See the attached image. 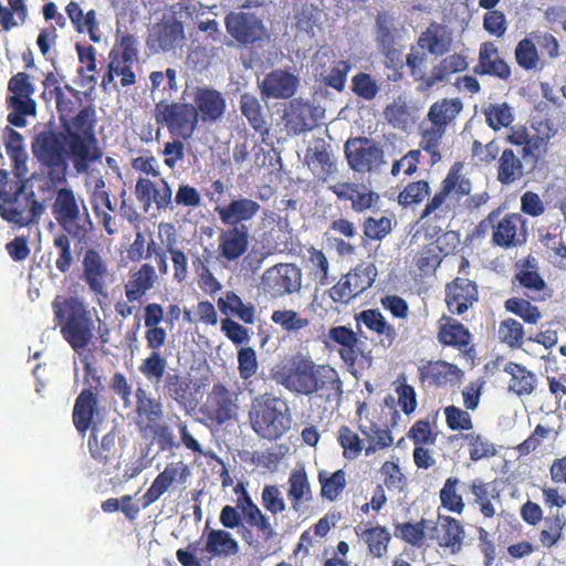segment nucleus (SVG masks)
Masks as SVG:
<instances>
[{
	"label": "nucleus",
	"instance_id": "de8ad7c7",
	"mask_svg": "<svg viewBox=\"0 0 566 566\" xmlns=\"http://www.w3.org/2000/svg\"><path fill=\"white\" fill-rule=\"evenodd\" d=\"M136 399L138 413L145 416L148 422H155L164 416L161 402L140 387L136 390Z\"/></svg>",
	"mask_w": 566,
	"mask_h": 566
},
{
	"label": "nucleus",
	"instance_id": "79ce46f5",
	"mask_svg": "<svg viewBox=\"0 0 566 566\" xmlns=\"http://www.w3.org/2000/svg\"><path fill=\"white\" fill-rule=\"evenodd\" d=\"M212 395L216 399V419L222 423L235 416L237 405L234 403L230 391L221 384H217L212 388Z\"/></svg>",
	"mask_w": 566,
	"mask_h": 566
},
{
	"label": "nucleus",
	"instance_id": "2eb2a0df",
	"mask_svg": "<svg viewBox=\"0 0 566 566\" xmlns=\"http://www.w3.org/2000/svg\"><path fill=\"white\" fill-rule=\"evenodd\" d=\"M476 300V285L468 279L458 277L447 285L446 302L449 311L453 314L465 313Z\"/></svg>",
	"mask_w": 566,
	"mask_h": 566
},
{
	"label": "nucleus",
	"instance_id": "c756f323",
	"mask_svg": "<svg viewBox=\"0 0 566 566\" xmlns=\"http://www.w3.org/2000/svg\"><path fill=\"white\" fill-rule=\"evenodd\" d=\"M305 163L314 172L322 176H328L336 170L333 156L327 151L323 142L307 147Z\"/></svg>",
	"mask_w": 566,
	"mask_h": 566
},
{
	"label": "nucleus",
	"instance_id": "5701e85b",
	"mask_svg": "<svg viewBox=\"0 0 566 566\" xmlns=\"http://www.w3.org/2000/svg\"><path fill=\"white\" fill-rule=\"evenodd\" d=\"M107 273V265L99 253L93 249L87 250L83 259V277L95 294L105 295L104 279Z\"/></svg>",
	"mask_w": 566,
	"mask_h": 566
},
{
	"label": "nucleus",
	"instance_id": "6e6d98bb",
	"mask_svg": "<svg viewBox=\"0 0 566 566\" xmlns=\"http://www.w3.org/2000/svg\"><path fill=\"white\" fill-rule=\"evenodd\" d=\"M517 64L524 70H533L538 63V53L535 43L530 39H523L515 49Z\"/></svg>",
	"mask_w": 566,
	"mask_h": 566
},
{
	"label": "nucleus",
	"instance_id": "20e7f679",
	"mask_svg": "<svg viewBox=\"0 0 566 566\" xmlns=\"http://www.w3.org/2000/svg\"><path fill=\"white\" fill-rule=\"evenodd\" d=\"M8 92L7 104L10 109L8 122L17 127L27 126V117L35 116L38 108V104L32 97L35 87L30 75L24 72L13 75L8 83Z\"/></svg>",
	"mask_w": 566,
	"mask_h": 566
},
{
	"label": "nucleus",
	"instance_id": "0e129e2a",
	"mask_svg": "<svg viewBox=\"0 0 566 566\" xmlns=\"http://www.w3.org/2000/svg\"><path fill=\"white\" fill-rule=\"evenodd\" d=\"M261 496L263 506L273 515L284 512L287 507L282 492L276 485H265Z\"/></svg>",
	"mask_w": 566,
	"mask_h": 566
},
{
	"label": "nucleus",
	"instance_id": "6ab92c4d",
	"mask_svg": "<svg viewBox=\"0 0 566 566\" xmlns=\"http://www.w3.org/2000/svg\"><path fill=\"white\" fill-rule=\"evenodd\" d=\"M474 73L479 75H492L501 80L511 76L507 63L500 56L497 48L492 42L483 43L479 52V63L474 66Z\"/></svg>",
	"mask_w": 566,
	"mask_h": 566
},
{
	"label": "nucleus",
	"instance_id": "4c0bfd02",
	"mask_svg": "<svg viewBox=\"0 0 566 566\" xmlns=\"http://www.w3.org/2000/svg\"><path fill=\"white\" fill-rule=\"evenodd\" d=\"M240 111L255 130H261L265 127L266 122L263 106L255 95L251 93L242 94L240 97Z\"/></svg>",
	"mask_w": 566,
	"mask_h": 566
},
{
	"label": "nucleus",
	"instance_id": "cd10ccee",
	"mask_svg": "<svg viewBox=\"0 0 566 566\" xmlns=\"http://www.w3.org/2000/svg\"><path fill=\"white\" fill-rule=\"evenodd\" d=\"M157 280L155 268L149 264H143L135 272L125 285L126 297L129 302L138 301L148 290H150Z\"/></svg>",
	"mask_w": 566,
	"mask_h": 566
},
{
	"label": "nucleus",
	"instance_id": "f3484780",
	"mask_svg": "<svg viewBox=\"0 0 566 566\" xmlns=\"http://www.w3.org/2000/svg\"><path fill=\"white\" fill-rule=\"evenodd\" d=\"M534 167L518 154V149L515 153L513 149L506 148L499 158L497 180L502 185H511L531 172Z\"/></svg>",
	"mask_w": 566,
	"mask_h": 566
},
{
	"label": "nucleus",
	"instance_id": "b1692460",
	"mask_svg": "<svg viewBox=\"0 0 566 566\" xmlns=\"http://www.w3.org/2000/svg\"><path fill=\"white\" fill-rule=\"evenodd\" d=\"M346 157L350 168L358 172L378 169L385 163L384 151L377 144H369L354 150L346 147Z\"/></svg>",
	"mask_w": 566,
	"mask_h": 566
},
{
	"label": "nucleus",
	"instance_id": "72a5a7b5",
	"mask_svg": "<svg viewBox=\"0 0 566 566\" xmlns=\"http://www.w3.org/2000/svg\"><path fill=\"white\" fill-rule=\"evenodd\" d=\"M438 338L444 345L462 348L469 345L471 334L460 322L449 317L440 326Z\"/></svg>",
	"mask_w": 566,
	"mask_h": 566
},
{
	"label": "nucleus",
	"instance_id": "423d86ee",
	"mask_svg": "<svg viewBox=\"0 0 566 566\" xmlns=\"http://www.w3.org/2000/svg\"><path fill=\"white\" fill-rule=\"evenodd\" d=\"M261 285L274 298L296 293L302 287V270L294 263H277L264 271Z\"/></svg>",
	"mask_w": 566,
	"mask_h": 566
},
{
	"label": "nucleus",
	"instance_id": "f03ea898",
	"mask_svg": "<svg viewBox=\"0 0 566 566\" xmlns=\"http://www.w3.org/2000/svg\"><path fill=\"white\" fill-rule=\"evenodd\" d=\"M249 416L253 430L262 439L268 440L281 438L290 430L292 423L286 401L268 394L253 399Z\"/></svg>",
	"mask_w": 566,
	"mask_h": 566
},
{
	"label": "nucleus",
	"instance_id": "bf43d9fd",
	"mask_svg": "<svg viewBox=\"0 0 566 566\" xmlns=\"http://www.w3.org/2000/svg\"><path fill=\"white\" fill-rule=\"evenodd\" d=\"M430 193L429 184L424 180L409 184L403 191L399 193L398 201L402 206L419 203Z\"/></svg>",
	"mask_w": 566,
	"mask_h": 566
},
{
	"label": "nucleus",
	"instance_id": "393cba45",
	"mask_svg": "<svg viewBox=\"0 0 566 566\" xmlns=\"http://www.w3.org/2000/svg\"><path fill=\"white\" fill-rule=\"evenodd\" d=\"M497 216V212H491L489 217L481 222L480 227L489 223L494 228L493 242L495 244L500 247L514 245L517 224L521 222V217L515 213L506 214L501 221L497 222L496 226H494Z\"/></svg>",
	"mask_w": 566,
	"mask_h": 566
},
{
	"label": "nucleus",
	"instance_id": "7c9ffc66",
	"mask_svg": "<svg viewBox=\"0 0 566 566\" xmlns=\"http://www.w3.org/2000/svg\"><path fill=\"white\" fill-rule=\"evenodd\" d=\"M461 111L462 103L459 99L444 98L430 106L427 117L432 125L447 129L448 124L453 120Z\"/></svg>",
	"mask_w": 566,
	"mask_h": 566
},
{
	"label": "nucleus",
	"instance_id": "603ef678",
	"mask_svg": "<svg viewBox=\"0 0 566 566\" xmlns=\"http://www.w3.org/2000/svg\"><path fill=\"white\" fill-rule=\"evenodd\" d=\"M167 360L158 352H153L140 365V373L155 385L165 376Z\"/></svg>",
	"mask_w": 566,
	"mask_h": 566
},
{
	"label": "nucleus",
	"instance_id": "ddd939ff",
	"mask_svg": "<svg viewBox=\"0 0 566 566\" xmlns=\"http://www.w3.org/2000/svg\"><path fill=\"white\" fill-rule=\"evenodd\" d=\"M195 108L202 122L217 123L226 112V98L222 93L211 87H199L193 97Z\"/></svg>",
	"mask_w": 566,
	"mask_h": 566
},
{
	"label": "nucleus",
	"instance_id": "c85d7f7f",
	"mask_svg": "<svg viewBox=\"0 0 566 566\" xmlns=\"http://www.w3.org/2000/svg\"><path fill=\"white\" fill-rule=\"evenodd\" d=\"M97 406L95 395L88 390H83L75 400L73 409V422L80 432H85L91 423Z\"/></svg>",
	"mask_w": 566,
	"mask_h": 566
},
{
	"label": "nucleus",
	"instance_id": "5fc2aeb1",
	"mask_svg": "<svg viewBox=\"0 0 566 566\" xmlns=\"http://www.w3.org/2000/svg\"><path fill=\"white\" fill-rule=\"evenodd\" d=\"M488 125L494 130L509 127L514 117L511 107L506 103L489 105L484 109Z\"/></svg>",
	"mask_w": 566,
	"mask_h": 566
},
{
	"label": "nucleus",
	"instance_id": "1a4fd4ad",
	"mask_svg": "<svg viewBox=\"0 0 566 566\" xmlns=\"http://www.w3.org/2000/svg\"><path fill=\"white\" fill-rule=\"evenodd\" d=\"M300 77L292 72L276 69L266 73L263 80H258L262 99H289L300 86Z\"/></svg>",
	"mask_w": 566,
	"mask_h": 566
},
{
	"label": "nucleus",
	"instance_id": "a19ab883",
	"mask_svg": "<svg viewBox=\"0 0 566 566\" xmlns=\"http://www.w3.org/2000/svg\"><path fill=\"white\" fill-rule=\"evenodd\" d=\"M419 370L422 378H430L438 385L452 380L460 373L458 366L442 360L430 361Z\"/></svg>",
	"mask_w": 566,
	"mask_h": 566
},
{
	"label": "nucleus",
	"instance_id": "f8f14e48",
	"mask_svg": "<svg viewBox=\"0 0 566 566\" xmlns=\"http://www.w3.org/2000/svg\"><path fill=\"white\" fill-rule=\"evenodd\" d=\"M185 40L184 25L176 17L155 24L148 35L147 45L153 52H168Z\"/></svg>",
	"mask_w": 566,
	"mask_h": 566
},
{
	"label": "nucleus",
	"instance_id": "bb28decb",
	"mask_svg": "<svg viewBox=\"0 0 566 566\" xmlns=\"http://www.w3.org/2000/svg\"><path fill=\"white\" fill-rule=\"evenodd\" d=\"M311 360L302 359L295 364V368L287 376L285 387L294 392L310 396V388H312L313 377L316 368Z\"/></svg>",
	"mask_w": 566,
	"mask_h": 566
},
{
	"label": "nucleus",
	"instance_id": "c03bdc74",
	"mask_svg": "<svg viewBox=\"0 0 566 566\" xmlns=\"http://www.w3.org/2000/svg\"><path fill=\"white\" fill-rule=\"evenodd\" d=\"M318 481L322 486L321 495L329 501H334L346 485V474L343 470H337L331 475L326 471H321Z\"/></svg>",
	"mask_w": 566,
	"mask_h": 566
},
{
	"label": "nucleus",
	"instance_id": "c9c22d12",
	"mask_svg": "<svg viewBox=\"0 0 566 566\" xmlns=\"http://www.w3.org/2000/svg\"><path fill=\"white\" fill-rule=\"evenodd\" d=\"M504 371L512 376L510 389L518 396L528 395L533 391L535 375L520 364L509 363L504 367Z\"/></svg>",
	"mask_w": 566,
	"mask_h": 566
},
{
	"label": "nucleus",
	"instance_id": "774afa93",
	"mask_svg": "<svg viewBox=\"0 0 566 566\" xmlns=\"http://www.w3.org/2000/svg\"><path fill=\"white\" fill-rule=\"evenodd\" d=\"M187 390L188 384L178 374L168 373L165 376L164 391L169 398L182 402L186 400Z\"/></svg>",
	"mask_w": 566,
	"mask_h": 566
},
{
	"label": "nucleus",
	"instance_id": "680f3d73",
	"mask_svg": "<svg viewBox=\"0 0 566 566\" xmlns=\"http://www.w3.org/2000/svg\"><path fill=\"white\" fill-rule=\"evenodd\" d=\"M10 10L2 7V28L9 30L22 24L27 18V9L23 0H8Z\"/></svg>",
	"mask_w": 566,
	"mask_h": 566
},
{
	"label": "nucleus",
	"instance_id": "39448f33",
	"mask_svg": "<svg viewBox=\"0 0 566 566\" xmlns=\"http://www.w3.org/2000/svg\"><path fill=\"white\" fill-rule=\"evenodd\" d=\"M377 276L373 263H359L329 289V297L335 303L348 304L353 298L369 289Z\"/></svg>",
	"mask_w": 566,
	"mask_h": 566
},
{
	"label": "nucleus",
	"instance_id": "2f4dec72",
	"mask_svg": "<svg viewBox=\"0 0 566 566\" xmlns=\"http://www.w3.org/2000/svg\"><path fill=\"white\" fill-rule=\"evenodd\" d=\"M205 549L213 556H232L239 552L238 542L223 530H212L208 533Z\"/></svg>",
	"mask_w": 566,
	"mask_h": 566
},
{
	"label": "nucleus",
	"instance_id": "aec40b11",
	"mask_svg": "<svg viewBox=\"0 0 566 566\" xmlns=\"http://www.w3.org/2000/svg\"><path fill=\"white\" fill-rule=\"evenodd\" d=\"M452 41V31L448 27L432 22L420 34L417 43L430 54L442 56L451 50Z\"/></svg>",
	"mask_w": 566,
	"mask_h": 566
},
{
	"label": "nucleus",
	"instance_id": "13d9d810",
	"mask_svg": "<svg viewBox=\"0 0 566 566\" xmlns=\"http://www.w3.org/2000/svg\"><path fill=\"white\" fill-rule=\"evenodd\" d=\"M458 483V478H449L440 490V500L442 505L448 510L461 513L463 511L464 503L462 501V496L455 491V485Z\"/></svg>",
	"mask_w": 566,
	"mask_h": 566
},
{
	"label": "nucleus",
	"instance_id": "4468645a",
	"mask_svg": "<svg viewBox=\"0 0 566 566\" xmlns=\"http://www.w3.org/2000/svg\"><path fill=\"white\" fill-rule=\"evenodd\" d=\"M464 531L460 522L451 516H438L431 524V533L428 538L437 539L440 546L448 547L452 553L461 551Z\"/></svg>",
	"mask_w": 566,
	"mask_h": 566
},
{
	"label": "nucleus",
	"instance_id": "052dcab7",
	"mask_svg": "<svg viewBox=\"0 0 566 566\" xmlns=\"http://www.w3.org/2000/svg\"><path fill=\"white\" fill-rule=\"evenodd\" d=\"M350 70V65L346 61H338L329 70L325 71L322 76L324 83L342 92L345 87L347 73Z\"/></svg>",
	"mask_w": 566,
	"mask_h": 566
},
{
	"label": "nucleus",
	"instance_id": "4d7b16f0",
	"mask_svg": "<svg viewBox=\"0 0 566 566\" xmlns=\"http://www.w3.org/2000/svg\"><path fill=\"white\" fill-rule=\"evenodd\" d=\"M566 524L564 515H556L554 517H547L544 522V528L541 532V542L546 547L554 546L562 537L563 528Z\"/></svg>",
	"mask_w": 566,
	"mask_h": 566
},
{
	"label": "nucleus",
	"instance_id": "a18cd8bd",
	"mask_svg": "<svg viewBox=\"0 0 566 566\" xmlns=\"http://www.w3.org/2000/svg\"><path fill=\"white\" fill-rule=\"evenodd\" d=\"M359 428L370 443L365 450L366 455L375 453L377 449L389 447L394 442V438L387 429H380L374 423Z\"/></svg>",
	"mask_w": 566,
	"mask_h": 566
},
{
	"label": "nucleus",
	"instance_id": "f704fd0d",
	"mask_svg": "<svg viewBox=\"0 0 566 566\" xmlns=\"http://www.w3.org/2000/svg\"><path fill=\"white\" fill-rule=\"evenodd\" d=\"M431 524L432 521L426 518H421L418 523H398L395 527V536L420 547L426 536L431 533Z\"/></svg>",
	"mask_w": 566,
	"mask_h": 566
},
{
	"label": "nucleus",
	"instance_id": "7ed1b4c3",
	"mask_svg": "<svg viewBox=\"0 0 566 566\" xmlns=\"http://www.w3.org/2000/svg\"><path fill=\"white\" fill-rule=\"evenodd\" d=\"M31 149L40 165L48 169V177L53 184L66 181L70 147L62 133L52 129L36 133Z\"/></svg>",
	"mask_w": 566,
	"mask_h": 566
},
{
	"label": "nucleus",
	"instance_id": "58836bf2",
	"mask_svg": "<svg viewBox=\"0 0 566 566\" xmlns=\"http://www.w3.org/2000/svg\"><path fill=\"white\" fill-rule=\"evenodd\" d=\"M271 319L274 324L279 325L283 332L293 335H297L302 329L310 325V321L307 318L302 317L293 310L273 311Z\"/></svg>",
	"mask_w": 566,
	"mask_h": 566
},
{
	"label": "nucleus",
	"instance_id": "412c9836",
	"mask_svg": "<svg viewBox=\"0 0 566 566\" xmlns=\"http://www.w3.org/2000/svg\"><path fill=\"white\" fill-rule=\"evenodd\" d=\"M357 326L365 325L378 336V343L387 348L390 347L397 336L395 327L386 321L378 310H364L355 316Z\"/></svg>",
	"mask_w": 566,
	"mask_h": 566
},
{
	"label": "nucleus",
	"instance_id": "e433bc0d",
	"mask_svg": "<svg viewBox=\"0 0 566 566\" xmlns=\"http://www.w3.org/2000/svg\"><path fill=\"white\" fill-rule=\"evenodd\" d=\"M376 28L377 48L385 55L386 60L394 64L398 60L400 53L395 48V40L388 21L380 15L377 17Z\"/></svg>",
	"mask_w": 566,
	"mask_h": 566
},
{
	"label": "nucleus",
	"instance_id": "49530a36",
	"mask_svg": "<svg viewBox=\"0 0 566 566\" xmlns=\"http://www.w3.org/2000/svg\"><path fill=\"white\" fill-rule=\"evenodd\" d=\"M363 536L373 556L381 557L387 553L391 536L386 527H370L363 533Z\"/></svg>",
	"mask_w": 566,
	"mask_h": 566
},
{
	"label": "nucleus",
	"instance_id": "9b49d317",
	"mask_svg": "<svg viewBox=\"0 0 566 566\" xmlns=\"http://www.w3.org/2000/svg\"><path fill=\"white\" fill-rule=\"evenodd\" d=\"M260 209L261 206L258 201L247 197H237L227 206H217L214 211L224 226L243 227V229L250 230Z\"/></svg>",
	"mask_w": 566,
	"mask_h": 566
},
{
	"label": "nucleus",
	"instance_id": "9d476101",
	"mask_svg": "<svg viewBox=\"0 0 566 566\" xmlns=\"http://www.w3.org/2000/svg\"><path fill=\"white\" fill-rule=\"evenodd\" d=\"M227 32L243 45L252 44L262 39L264 25L254 14L248 12H230L224 18Z\"/></svg>",
	"mask_w": 566,
	"mask_h": 566
},
{
	"label": "nucleus",
	"instance_id": "09e8293b",
	"mask_svg": "<svg viewBox=\"0 0 566 566\" xmlns=\"http://www.w3.org/2000/svg\"><path fill=\"white\" fill-rule=\"evenodd\" d=\"M470 447V459L479 461L484 458H491L496 454L495 446L486 438L478 433H467L461 436Z\"/></svg>",
	"mask_w": 566,
	"mask_h": 566
},
{
	"label": "nucleus",
	"instance_id": "864d4df0",
	"mask_svg": "<svg viewBox=\"0 0 566 566\" xmlns=\"http://www.w3.org/2000/svg\"><path fill=\"white\" fill-rule=\"evenodd\" d=\"M497 335L501 342L510 347H521L524 328L518 321L506 318L500 323Z\"/></svg>",
	"mask_w": 566,
	"mask_h": 566
},
{
	"label": "nucleus",
	"instance_id": "f257e3e1",
	"mask_svg": "<svg viewBox=\"0 0 566 566\" xmlns=\"http://www.w3.org/2000/svg\"><path fill=\"white\" fill-rule=\"evenodd\" d=\"M52 310L59 325L62 326L63 337L77 354H81L93 338L94 323L90 312L77 297L60 296L52 302Z\"/></svg>",
	"mask_w": 566,
	"mask_h": 566
},
{
	"label": "nucleus",
	"instance_id": "473e14b6",
	"mask_svg": "<svg viewBox=\"0 0 566 566\" xmlns=\"http://www.w3.org/2000/svg\"><path fill=\"white\" fill-rule=\"evenodd\" d=\"M218 307L223 314L238 316L245 324H253L254 322V306L244 304L232 291H228L224 296L218 300Z\"/></svg>",
	"mask_w": 566,
	"mask_h": 566
},
{
	"label": "nucleus",
	"instance_id": "0eeeda50",
	"mask_svg": "<svg viewBox=\"0 0 566 566\" xmlns=\"http://www.w3.org/2000/svg\"><path fill=\"white\" fill-rule=\"evenodd\" d=\"M52 213L59 226L73 238L82 240L86 235L87 229L85 224L80 223L81 209L71 188L57 190L55 200L52 203Z\"/></svg>",
	"mask_w": 566,
	"mask_h": 566
},
{
	"label": "nucleus",
	"instance_id": "3c124183",
	"mask_svg": "<svg viewBox=\"0 0 566 566\" xmlns=\"http://www.w3.org/2000/svg\"><path fill=\"white\" fill-rule=\"evenodd\" d=\"M94 117L95 109L93 106H86L82 108L76 116L69 119L71 125V133H76L83 138L84 136L90 135V140L96 143V139L93 135Z\"/></svg>",
	"mask_w": 566,
	"mask_h": 566
},
{
	"label": "nucleus",
	"instance_id": "8fccbe9b",
	"mask_svg": "<svg viewBox=\"0 0 566 566\" xmlns=\"http://www.w3.org/2000/svg\"><path fill=\"white\" fill-rule=\"evenodd\" d=\"M504 307L527 324H536L542 317L539 310L524 298L511 297L505 301Z\"/></svg>",
	"mask_w": 566,
	"mask_h": 566
},
{
	"label": "nucleus",
	"instance_id": "e2e57ef3",
	"mask_svg": "<svg viewBox=\"0 0 566 566\" xmlns=\"http://www.w3.org/2000/svg\"><path fill=\"white\" fill-rule=\"evenodd\" d=\"M391 219L380 217H369L364 222V233L370 240H381L391 231Z\"/></svg>",
	"mask_w": 566,
	"mask_h": 566
},
{
	"label": "nucleus",
	"instance_id": "4be33fe9",
	"mask_svg": "<svg viewBox=\"0 0 566 566\" xmlns=\"http://www.w3.org/2000/svg\"><path fill=\"white\" fill-rule=\"evenodd\" d=\"M250 230L243 227H230L220 233L219 249L228 261H234L245 253L249 247Z\"/></svg>",
	"mask_w": 566,
	"mask_h": 566
},
{
	"label": "nucleus",
	"instance_id": "6e6552de",
	"mask_svg": "<svg viewBox=\"0 0 566 566\" xmlns=\"http://www.w3.org/2000/svg\"><path fill=\"white\" fill-rule=\"evenodd\" d=\"M7 178L8 172L2 170V180ZM12 190L13 186L11 184L2 181V219L18 227L29 226L31 223L30 197H33L34 192H25V186L21 181L15 182L13 198L9 196V191Z\"/></svg>",
	"mask_w": 566,
	"mask_h": 566
},
{
	"label": "nucleus",
	"instance_id": "338daca9",
	"mask_svg": "<svg viewBox=\"0 0 566 566\" xmlns=\"http://www.w3.org/2000/svg\"><path fill=\"white\" fill-rule=\"evenodd\" d=\"M238 370L242 379H249L256 374L259 364L252 347H242L238 352Z\"/></svg>",
	"mask_w": 566,
	"mask_h": 566
},
{
	"label": "nucleus",
	"instance_id": "69168bd1",
	"mask_svg": "<svg viewBox=\"0 0 566 566\" xmlns=\"http://www.w3.org/2000/svg\"><path fill=\"white\" fill-rule=\"evenodd\" d=\"M352 83L355 94L367 101L373 99L379 91V86L376 81L367 73L360 72L356 74L353 77Z\"/></svg>",
	"mask_w": 566,
	"mask_h": 566
},
{
	"label": "nucleus",
	"instance_id": "a211bd4d",
	"mask_svg": "<svg viewBox=\"0 0 566 566\" xmlns=\"http://www.w3.org/2000/svg\"><path fill=\"white\" fill-rule=\"evenodd\" d=\"M342 386V380L334 368L328 365H318L310 388V396L317 394L327 401L339 400L343 394Z\"/></svg>",
	"mask_w": 566,
	"mask_h": 566
},
{
	"label": "nucleus",
	"instance_id": "37998d69",
	"mask_svg": "<svg viewBox=\"0 0 566 566\" xmlns=\"http://www.w3.org/2000/svg\"><path fill=\"white\" fill-rule=\"evenodd\" d=\"M198 118V112L193 105L179 104L174 116V128H178L181 137L187 139L195 133Z\"/></svg>",
	"mask_w": 566,
	"mask_h": 566
},
{
	"label": "nucleus",
	"instance_id": "ea45409f",
	"mask_svg": "<svg viewBox=\"0 0 566 566\" xmlns=\"http://www.w3.org/2000/svg\"><path fill=\"white\" fill-rule=\"evenodd\" d=\"M69 147L70 155L73 156V166L75 171L81 175L88 171V142L76 133H70Z\"/></svg>",
	"mask_w": 566,
	"mask_h": 566
},
{
	"label": "nucleus",
	"instance_id": "dca6fc26",
	"mask_svg": "<svg viewBox=\"0 0 566 566\" xmlns=\"http://www.w3.org/2000/svg\"><path fill=\"white\" fill-rule=\"evenodd\" d=\"M287 496L291 501V507L297 515H303L308 510V504L313 501V491L304 468L294 469L289 476Z\"/></svg>",
	"mask_w": 566,
	"mask_h": 566
},
{
	"label": "nucleus",
	"instance_id": "a878e982",
	"mask_svg": "<svg viewBox=\"0 0 566 566\" xmlns=\"http://www.w3.org/2000/svg\"><path fill=\"white\" fill-rule=\"evenodd\" d=\"M4 135L6 149L13 163L15 176L19 178H23L28 171V153L24 147L23 136L20 133L13 130L9 126L6 127Z\"/></svg>",
	"mask_w": 566,
	"mask_h": 566
}]
</instances>
